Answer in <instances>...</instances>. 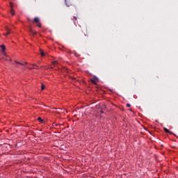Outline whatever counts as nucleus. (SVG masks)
Returning a JSON list of instances; mask_svg holds the SVG:
<instances>
[{"mask_svg":"<svg viewBox=\"0 0 178 178\" xmlns=\"http://www.w3.org/2000/svg\"><path fill=\"white\" fill-rule=\"evenodd\" d=\"M38 120L39 122H40V123H43L44 122V120L42 119H41V118H40V117L38 118Z\"/></svg>","mask_w":178,"mask_h":178,"instance_id":"obj_10","label":"nucleus"},{"mask_svg":"<svg viewBox=\"0 0 178 178\" xmlns=\"http://www.w3.org/2000/svg\"><path fill=\"white\" fill-rule=\"evenodd\" d=\"M33 22H34V23L38 24V27H39V29H41L42 26H41V22H40L39 17H35Z\"/></svg>","mask_w":178,"mask_h":178,"instance_id":"obj_1","label":"nucleus"},{"mask_svg":"<svg viewBox=\"0 0 178 178\" xmlns=\"http://www.w3.org/2000/svg\"><path fill=\"white\" fill-rule=\"evenodd\" d=\"M32 66H35V67H36V68H35V69H38V65H35V64H32Z\"/></svg>","mask_w":178,"mask_h":178,"instance_id":"obj_15","label":"nucleus"},{"mask_svg":"<svg viewBox=\"0 0 178 178\" xmlns=\"http://www.w3.org/2000/svg\"><path fill=\"white\" fill-rule=\"evenodd\" d=\"M6 31H7V33H4L3 35H5V37H8V35L10 34V29L8 28V26H6Z\"/></svg>","mask_w":178,"mask_h":178,"instance_id":"obj_2","label":"nucleus"},{"mask_svg":"<svg viewBox=\"0 0 178 178\" xmlns=\"http://www.w3.org/2000/svg\"><path fill=\"white\" fill-rule=\"evenodd\" d=\"M130 106H131L130 104H127V108H130Z\"/></svg>","mask_w":178,"mask_h":178,"instance_id":"obj_14","label":"nucleus"},{"mask_svg":"<svg viewBox=\"0 0 178 178\" xmlns=\"http://www.w3.org/2000/svg\"><path fill=\"white\" fill-rule=\"evenodd\" d=\"M15 63H17V65H21V66H24V63H19L17 61H15Z\"/></svg>","mask_w":178,"mask_h":178,"instance_id":"obj_9","label":"nucleus"},{"mask_svg":"<svg viewBox=\"0 0 178 178\" xmlns=\"http://www.w3.org/2000/svg\"><path fill=\"white\" fill-rule=\"evenodd\" d=\"M163 130L165 133H169V134H172V131H169V129H168L166 127H164Z\"/></svg>","mask_w":178,"mask_h":178,"instance_id":"obj_4","label":"nucleus"},{"mask_svg":"<svg viewBox=\"0 0 178 178\" xmlns=\"http://www.w3.org/2000/svg\"><path fill=\"white\" fill-rule=\"evenodd\" d=\"M74 20H76V19H77V18H76V17H74Z\"/></svg>","mask_w":178,"mask_h":178,"instance_id":"obj_18","label":"nucleus"},{"mask_svg":"<svg viewBox=\"0 0 178 178\" xmlns=\"http://www.w3.org/2000/svg\"><path fill=\"white\" fill-rule=\"evenodd\" d=\"M25 65H27V62L25 63Z\"/></svg>","mask_w":178,"mask_h":178,"instance_id":"obj_20","label":"nucleus"},{"mask_svg":"<svg viewBox=\"0 0 178 178\" xmlns=\"http://www.w3.org/2000/svg\"><path fill=\"white\" fill-rule=\"evenodd\" d=\"M29 32L32 34V35H35L37 34L36 31H34L31 27L29 28Z\"/></svg>","mask_w":178,"mask_h":178,"instance_id":"obj_3","label":"nucleus"},{"mask_svg":"<svg viewBox=\"0 0 178 178\" xmlns=\"http://www.w3.org/2000/svg\"><path fill=\"white\" fill-rule=\"evenodd\" d=\"M28 20H29V22H31V19H28Z\"/></svg>","mask_w":178,"mask_h":178,"instance_id":"obj_17","label":"nucleus"},{"mask_svg":"<svg viewBox=\"0 0 178 178\" xmlns=\"http://www.w3.org/2000/svg\"><path fill=\"white\" fill-rule=\"evenodd\" d=\"M10 8H13V3L10 2Z\"/></svg>","mask_w":178,"mask_h":178,"instance_id":"obj_13","label":"nucleus"},{"mask_svg":"<svg viewBox=\"0 0 178 178\" xmlns=\"http://www.w3.org/2000/svg\"><path fill=\"white\" fill-rule=\"evenodd\" d=\"M31 70H32V69H35V67H30L29 68Z\"/></svg>","mask_w":178,"mask_h":178,"instance_id":"obj_16","label":"nucleus"},{"mask_svg":"<svg viewBox=\"0 0 178 178\" xmlns=\"http://www.w3.org/2000/svg\"><path fill=\"white\" fill-rule=\"evenodd\" d=\"M0 47L2 49V52L4 53L5 52V49H6L5 46L3 44H1Z\"/></svg>","mask_w":178,"mask_h":178,"instance_id":"obj_5","label":"nucleus"},{"mask_svg":"<svg viewBox=\"0 0 178 178\" xmlns=\"http://www.w3.org/2000/svg\"><path fill=\"white\" fill-rule=\"evenodd\" d=\"M40 55L41 56H45V53H44L42 50H40Z\"/></svg>","mask_w":178,"mask_h":178,"instance_id":"obj_8","label":"nucleus"},{"mask_svg":"<svg viewBox=\"0 0 178 178\" xmlns=\"http://www.w3.org/2000/svg\"><path fill=\"white\" fill-rule=\"evenodd\" d=\"M58 64V61H53L52 62V65H54L55 66V65Z\"/></svg>","mask_w":178,"mask_h":178,"instance_id":"obj_12","label":"nucleus"},{"mask_svg":"<svg viewBox=\"0 0 178 178\" xmlns=\"http://www.w3.org/2000/svg\"><path fill=\"white\" fill-rule=\"evenodd\" d=\"M10 14H11L12 16H14V15H15V10H13V8H11Z\"/></svg>","mask_w":178,"mask_h":178,"instance_id":"obj_7","label":"nucleus"},{"mask_svg":"<svg viewBox=\"0 0 178 178\" xmlns=\"http://www.w3.org/2000/svg\"><path fill=\"white\" fill-rule=\"evenodd\" d=\"M101 113H104V111H101Z\"/></svg>","mask_w":178,"mask_h":178,"instance_id":"obj_19","label":"nucleus"},{"mask_svg":"<svg viewBox=\"0 0 178 178\" xmlns=\"http://www.w3.org/2000/svg\"><path fill=\"white\" fill-rule=\"evenodd\" d=\"M41 90H45V86L42 83L41 85Z\"/></svg>","mask_w":178,"mask_h":178,"instance_id":"obj_11","label":"nucleus"},{"mask_svg":"<svg viewBox=\"0 0 178 178\" xmlns=\"http://www.w3.org/2000/svg\"><path fill=\"white\" fill-rule=\"evenodd\" d=\"M90 82L92 83V84H97V81L95 79H90Z\"/></svg>","mask_w":178,"mask_h":178,"instance_id":"obj_6","label":"nucleus"},{"mask_svg":"<svg viewBox=\"0 0 178 178\" xmlns=\"http://www.w3.org/2000/svg\"><path fill=\"white\" fill-rule=\"evenodd\" d=\"M84 37H86V34H84Z\"/></svg>","mask_w":178,"mask_h":178,"instance_id":"obj_21","label":"nucleus"}]
</instances>
